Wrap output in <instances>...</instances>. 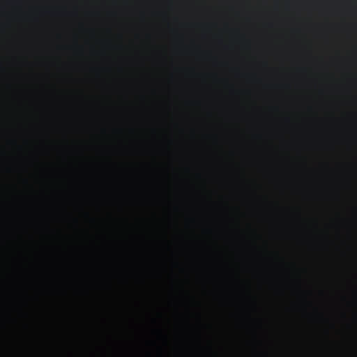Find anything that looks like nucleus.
<instances>
[{
    "label": "nucleus",
    "instance_id": "f257e3e1",
    "mask_svg": "<svg viewBox=\"0 0 357 357\" xmlns=\"http://www.w3.org/2000/svg\"><path fill=\"white\" fill-rule=\"evenodd\" d=\"M304 245H357V243H304Z\"/></svg>",
    "mask_w": 357,
    "mask_h": 357
},
{
    "label": "nucleus",
    "instance_id": "f03ea898",
    "mask_svg": "<svg viewBox=\"0 0 357 357\" xmlns=\"http://www.w3.org/2000/svg\"><path fill=\"white\" fill-rule=\"evenodd\" d=\"M195 222V219H190L187 222V225H189L190 224H192V223L194 224Z\"/></svg>",
    "mask_w": 357,
    "mask_h": 357
},
{
    "label": "nucleus",
    "instance_id": "7ed1b4c3",
    "mask_svg": "<svg viewBox=\"0 0 357 357\" xmlns=\"http://www.w3.org/2000/svg\"><path fill=\"white\" fill-rule=\"evenodd\" d=\"M74 222H75V223H77V219H75V220H74Z\"/></svg>",
    "mask_w": 357,
    "mask_h": 357
},
{
    "label": "nucleus",
    "instance_id": "20e7f679",
    "mask_svg": "<svg viewBox=\"0 0 357 357\" xmlns=\"http://www.w3.org/2000/svg\"><path fill=\"white\" fill-rule=\"evenodd\" d=\"M91 220L93 222H95L94 219H91Z\"/></svg>",
    "mask_w": 357,
    "mask_h": 357
}]
</instances>
